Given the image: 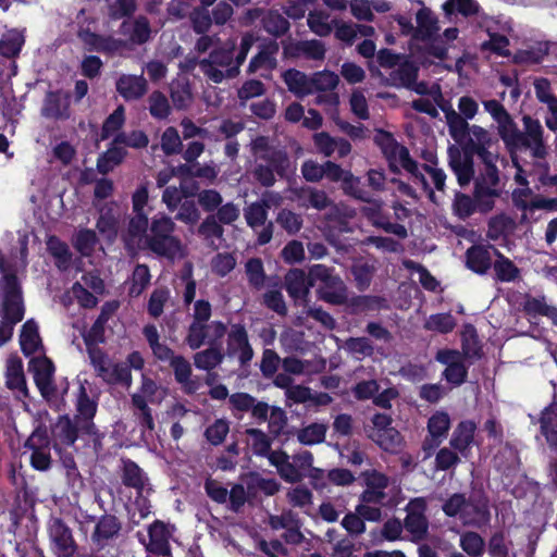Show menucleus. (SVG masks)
Masks as SVG:
<instances>
[{
    "mask_svg": "<svg viewBox=\"0 0 557 557\" xmlns=\"http://www.w3.org/2000/svg\"><path fill=\"white\" fill-rule=\"evenodd\" d=\"M465 152L456 147L448 149L449 165L463 186L473 177V162L468 152L476 154L481 160L480 173L475 177V197L483 210H491L494 198L499 195L498 140L486 128L472 124L465 141L461 143Z\"/></svg>",
    "mask_w": 557,
    "mask_h": 557,
    "instance_id": "f257e3e1",
    "label": "nucleus"
},
{
    "mask_svg": "<svg viewBox=\"0 0 557 557\" xmlns=\"http://www.w3.org/2000/svg\"><path fill=\"white\" fill-rule=\"evenodd\" d=\"M414 20L416 25L406 16H395L401 34L410 36L413 45L419 46L421 44L425 53L440 60L445 59L451 42L458 38L459 29L449 27L443 34H440L441 27L437 16L423 4L417 11Z\"/></svg>",
    "mask_w": 557,
    "mask_h": 557,
    "instance_id": "f03ea898",
    "label": "nucleus"
},
{
    "mask_svg": "<svg viewBox=\"0 0 557 557\" xmlns=\"http://www.w3.org/2000/svg\"><path fill=\"white\" fill-rule=\"evenodd\" d=\"M174 230L175 223L170 216L157 213L143 232L127 231L125 240L131 249H149L169 259H181L185 255L184 247L173 235Z\"/></svg>",
    "mask_w": 557,
    "mask_h": 557,
    "instance_id": "7ed1b4c3",
    "label": "nucleus"
},
{
    "mask_svg": "<svg viewBox=\"0 0 557 557\" xmlns=\"http://www.w3.org/2000/svg\"><path fill=\"white\" fill-rule=\"evenodd\" d=\"M253 41L255 38L250 34L243 37L235 62L233 61L235 41L231 40L224 47L213 50L208 59H203L199 63L202 73L214 83H221L225 78L236 76Z\"/></svg>",
    "mask_w": 557,
    "mask_h": 557,
    "instance_id": "20e7f679",
    "label": "nucleus"
},
{
    "mask_svg": "<svg viewBox=\"0 0 557 557\" xmlns=\"http://www.w3.org/2000/svg\"><path fill=\"white\" fill-rule=\"evenodd\" d=\"M362 476L366 483V488L360 495L362 502H374V504L381 506H396L398 504L399 487L395 481H391L376 470L364 471Z\"/></svg>",
    "mask_w": 557,
    "mask_h": 557,
    "instance_id": "39448f33",
    "label": "nucleus"
},
{
    "mask_svg": "<svg viewBox=\"0 0 557 557\" xmlns=\"http://www.w3.org/2000/svg\"><path fill=\"white\" fill-rule=\"evenodd\" d=\"M168 396V389L156 383L150 377L143 375L141 385L138 392L132 396V401L135 408L138 410L137 417L140 424L149 431L154 429V421L151 414V409L148 407V403L159 405Z\"/></svg>",
    "mask_w": 557,
    "mask_h": 557,
    "instance_id": "423d86ee",
    "label": "nucleus"
},
{
    "mask_svg": "<svg viewBox=\"0 0 557 557\" xmlns=\"http://www.w3.org/2000/svg\"><path fill=\"white\" fill-rule=\"evenodd\" d=\"M376 141L381 146L392 170L399 171L400 169H404L413 176L416 183L421 186H426L425 176L419 172L418 165L411 160L406 147L399 145L387 133H380L376 136Z\"/></svg>",
    "mask_w": 557,
    "mask_h": 557,
    "instance_id": "0eeeda50",
    "label": "nucleus"
},
{
    "mask_svg": "<svg viewBox=\"0 0 557 557\" xmlns=\"http://www.w3.org/2000/svg\"><path fill=\"white\" fill-rule=\"evenodd\" d=\"M311 285L321 283L318 293L321 299L333 305L344 304L348 296L344 282L335 275H332L329 269L322 264H315L310 268Z\"/></svg>",
    "mask_w": 557,
    "mask_h": 557,
    "instance_id": "6e6552de",
    "label": "nucleus"
},
{
    "mask_svg": "<svg viewBox=\"0 0 557 557\" xmlns=\"http://www.w3.org/2000/svg\"><path fill=\"white\" fill-rule=\"evenodd\" d=\"M523 128L521 133V143L517 145L516 149L528 148L532 151L534 157H544L546 150L543 143V127L537 120L531 116H523Z\"/></svg>",
    "mask_w": 557,
    "mask_h": 557,
    "instance_id": "1a4fd4ad",
    "label": "nucleus"
},
{
    "mask_svg": "<svg viewBox=\"0 0 557 557\" xmlns=\"http://www.w3.org/2000/svg\"><path fill=\"white\" fill-rule=\"evenodd\" d=\"M436 360L446 366L444 376L449 383L460 385L465 382L467 368L465 366V356L461 352L448 349L440 350L436 355Z\"/></svg>",
    "mask_w": 557,
    "mask_h": 557,
    "instance_id": "9d476101",
    "label": "nucleus"
},
{
    "mask_svg": "<svg viewBox=\"0 0 557 557\" xmlns=\"http://www.w3.org/2000/svg\"><path fill=\"white\" fill-rule=\"evenodd\" d=\"M25 446L33 453L32 466L37 470H47L50 466L49 440L46 430L37 429L26 441Z\"/></svg>",
    "mask_w": 557,
    "mask_h": 557,
    "instance_id": "9b49d317",
    "label": "nucleus"
},
{
    "mask_svg": "<svg viewBox=\"0 0 557 557\" xmlns=\"http://www.w3.org/2000/svg\"><path fill=\"white\" fill-rule=\"evenodd\" d=\"M29 369L41 395L49 397L53 393L54 367L52 362L45 356L34 357L29 362Z\"/></svg>",
    "mask_w": 557,
    "mask_h": 557,
    "instance_id": "f8f14e48",
    "label": "nucleus"
},
{
    "mask_svg": "<svg viewBox=\"0 0 557 557\" xmlns=\"http://www.w3.org/2000/svg\"><path fill=\"white\" fill-rule=\"evenodd\" d=\"M425 507L426 504L423 498H416L407 505L405 528L414 540L422 539L428 531V521L424 516Z\"/></svg>",
    "mask_w": 557,
    "mask_h": 557,
    "instance_id": "ddd939ff",
    "label": "nucleus"
},
{
    "mask_svg": "<svg viewBox=\"0 0 557 557\" xmlns=\"http://www.w3.org/2000/svg\"><path fill=\"white\" fill-rule=\"evenodd\" d=\"M252 150L257 159L270 161L280 175L286 173L289 162L287 156L281 150H273L269 147V140L265 137L256 138L252 141Z\"/></svg>",
    "mask_w": 557,
    "mask_h": 557,
    "instance_id": "4468645a",
    "label": "nucleus"
},
{
    "mask_svg": "<svg viewBox=\"0 0 557 557\" xmlns=\"http://www.w3.org/2000/svg\"><path fill=\"white\" fill-rule=\"evenodd\" d=\"M148 200V186L147 184H141L132 195V208L135 216L131 219L127 231L143 232L148 225V212L146 211Z\"/></svg>",
    "mask_w": 557,
    "mask_h": 557,
    "instance_id": "2eb2a0df",
    "label": "nucleus"
},
{
    "mask_svg": "<svg viewBox=\"0 0 557 557\" xmlns=\"http://www.w3.org/2000/svg\"><path fill=\"white\" fill-rule=\"evenodd\" d=\"M49 534L59 557H70L74 553V541L71 531L61 520L54 519L51 521Z\"/></svg>",
    "mask_w": 557,
    "mask_h": 557,
    "instance_id": "dca6fc26",
    "label": "nucleus"
},
{
    "mask_svg": "<svg viewBox=\"0 0 557 557\" xmlns=\"http://www.w3.org/2000/svg\"><path fill=\"white\" fill-rule=\"evenodd\" d=\"M476 425L472 421L460 422L450 438V446L465 458H469L471 446L474 444Z\"/></svg>",
    "mask_w": 557,
    "mask_h": 557,
    "instance_id": "f3484780",
    "label": "nucleus"
},
{
    "mask_svg": "<svg viewBox=\"0 0 557 557\" xmlns=\"http://www.w3.org/2000/svg\"><path fill=\"white\" fill-rule=\"evenodd\" d=\"M173 528L162 521H154L148 530L149 543L146 545L151 553L166 555L169 552V540Z\"/></svg>",
    "mask_w": 557,
    "mask_h": 557,
    "instance_id": "a211bd4d",
    "label": "nucleus"
},
{
    "mask_svg": "<svg viewBox=\"0 0 557 557\" xmlns=\"http://www.w3.org/2000/svg\"><path fill=\"white\" fill-rule=\"evenodd\" d=\"M313 141L318 150L325 157H331L336 152L339 158H343L351 151V146L346 139L333 138L324 132L314 134Z\"/></svg>",
    "mask_w": 557,
    "mask_h": 557,
    "instance_id": "6ab92c4d",
    "label": "nucleus"
},
{
    "mask_svg": "<svg viewBox=\"0 0 557 557\" xmlns=\"http://www.w3.org/2000/svg\"><path fill=\"white\" fill-rule=\"evenodd\" d=\"M20 345L25 356L42 352V341L35 320L29 319L23 324L20 334Z\"/></svg>",
    "mask_w": 557,
    "mask_h": 557,
    "instance_id": "aec40b11",
    "label": "nucleus"
},
{
    "mask_svg": "<svg viewBox=\"0 0 557 557\" xmlns=\"http://www.w3.org/2000/svg\"><path fill=\"white\" fill-rule=\"evenodd\" d=\"M416 78L417 67L409 62L398 64V67L391 74V82L393 85L412 88L419 94H424L426 91V86L423 83L417 84Z\"/></svg>",
    "mask_w": 557,
    "mask_h": 557,
    "instance_id": "412c9836",
    "label": "nucleus"
},
{
    "mask_svg": "<svg viewBox=\"0 0 557 557\" xmlns=\"http://www.w3.org/2000/svg\"><path fill=\"white\" fill-rule=\"evenodd\" d=\"M5 379L7 386L10 389L16 392L21 396H27L23 363L20 358L14 356L7 360Z\"/></svg>",
    "mask_w": 557,
    "mask_h": 557,
    "instance_id": "4be33fe9",
    "label": "nucleus"
},
{
    "mask_svg": "<svg viewBox=\"0 0 557 557\" xmlns=\"http://www.w3.org/2000/svg\"><path fill=\"white\" fill-rule=\"evenodd\" d=\"M119 94L126 100L143 97L147 91V83L143 76L122 75L116 82Z\"/></svg>",
    "mask_w": 557,
    "mask_h": 557,
    "instance_id": "5701e85b",
    "label": "nucleus"
},
{
    "mask_svg": "<svg viewBox=\"0 0 557 557\" xmlns=\"http://www.w3.org/2000/svg\"><path fill=\"white\" fill-rule=\"evenodd\" d=\"M268 459L285 481L297 482L301 480L302 473L299 472L295 463L289 461V456L286 453L281 450L271 451Z\"/></svg>",
    "mask_w": 557,
    "mask_h": 557,
    "instance_id": "b1692460",
    "label": "nucleus"
},
{
    "mask_svg": "<svg viewBox=\"0 0 557 557\" xmlns=\"http://www.w3.org/2000/svg\"><path fill=\"white\" fill-rule=\"evenodd\" d=\"M286 289L290 297L295 299L305 298L311 285L310 273L306 276V273L300 269L290 270L285 276Z\"/></svg>",
    "mask_w": 557,
    "mask_h": 557,
    "instance_id": "393cba45",
    "label": "nucleus"
},
{
    "mask_svg": "<svg viewBox=\"0 0 557 557\" xmlns=\"http://www.w3.org/2000/svg\"><path fill=\"white\" fill-rule=\"evenodd\" d=\"M278 197L267 194L263 198L253 202L245 209V219L249 226L257 227L263 225L267 220V209L271 207L272 203H277Z\"/></svg>",
    "mask_w": 557,
    "mask_h": 557,
    "instance_id": "a878e982",
    "label": "nucleus"
},
{
    "mask_svg": "<svg viewBox=\"0 0 557 557\" xmlns=\"http://www.w3.org/2000/svg\"><path fill=\"white\" fill-rule=\"evenodd\" d=\"M278 45L274 40H270L261 46L259 53L250 61L249 72L255 73L258 70H273L276 66V53Z\"/></svg>",
    "mask_w": 557,
    "mask_h": 557,
    "instance_id": "bb28decb",
    "label": "nucleus"
},
{
    "mask_svg": "<svg viewBox=\"0 0 557 557\" xmlns=\"http://www.w3.org/2000/svg\"><path fill=\"white\" fill-rule=\"evenodd\" d=\"M541 433L550 447H557V403L547 406L540 418Z\"/></svg>",
    "mask_w": 557,
    "mask_h": 557,
    "instance_id": "cd10ccee",
    "label": "nucleus"
},
{
    "mask_svg": "<svg viewBox=\"0 0 557 557\" xmlns=\"http://www.w3.org/2000/svg\"><path fill=\"white\" fill-rule=\"evenodd\" d=\"M335 18L322 9H315L309 12L307 24L312 33L320 37L329 36L334 29Z\"/></svg>",
    "mask_w": 557,
    "mask_h": 557,
    "instance_id": "c85d7f7f",
    "label": "nucleus"
},
{
    "mask_svg": "<svg viewBox=\"0 0 557 557\" xmlns=\"http://www.w3.org/2000/svg\"><path fill=\"white\" fill-rule=\"evenodd\" d=\"M450 428L449 414L445 411H436L428 422V431L431 437L432 447L437 446L447 435Z\"/></svg>",
    "mask_w": 557,
    "mask_h": 557,
    "instance_id": "c756f323",
    "label": "nucleus"
},
{
    "mask_svg": "<svg viewBox=\"0 0 557 557\" xmlns=\"http://www.w3.org/2000/svg\"><path fill=\"white\" fill-rule=\"evenodd\" d=\"M288 90L297 97H305L312 94L311 76H307L297 70H288L283 74Z\"/></svg>",
    "mask_w": 557,
    "mask_h": 557,
    "instance_id": "7c9ffc66",
    "label": "nucleus"
},
{
    "mask_svg": "<svg viewBox=\"0 0 557 557\" xmlns=\"http://www.w3.org/2000/svg\"><path fill=\"white\" fill-rule=\"evenodd\" d=\"M79 38L90 50L115 52L123 46L121 40L111 37H100L87 30L81 32Z\"/></svg>",
    "mask_w": 557,
    "mask_h": 557,
    "instance_id": "2f4dec72",
    "label": "nucleus"
},
{
    "mask_svg": "<svg viewBox=\"0 0 557 557\" xmlns=\"http://www.w3.org/2000/svg\"><path fill=\"white\" fill-rule=\"evenodd\" d=\"M444 113L449 135L456 143L461 145V143L465 141V138L468 135L471 125L468 123L467 119L462 117L454 109L445 110Z\"/></svg>",
    "mask_w": 557,
    "mask_h": 557,
    "instance_id": "473e14b6",
    "label": "nucleus"
},
{
    "mask_svg": "<svg viewBox=\"0 0 557 557\" xmlns=\"http://www.w3.org/2000/svg\"><path fill=\"white\" fill-rule=\"evenodd\" d=\"M490 513L484 503L467 502L459 519L466 525H481L488 521Z\"/></svg>",
    "mask_w": 557,
    "mask_h": 557,
    "instance_id": "72a5a7b5",
    "label": "nucleus"
},
{
    "mask_svg": "<svg viewBox=\"0 0 557 557\" xmlns=\"http://www.w3.org/2000/svg\"><path fill=\"white\" fill-rule=\"evenodd\" d=\"M123 482L125 485L136 488L139 494L149 491L147 476L143 470L133 461L124 462Z\"/></svg>",
    "mask_w": 557,
    "mask_h": 557,
    "instance_id": "f704fd0d",
    "label": "nucleus"
},
{
    "mask_svg": "<svg viewBox=\"0 0 557 557\" xmlns=\"http://www.w3.org/2000/svg\"><path fill=\"white\" fill-rule=\"evenodd\" d=\"M295 194L296 200H298L304 207L311 206L317 210H323L330 207V200L326 194L322 190L308 187L295 190Z\"/></svg>",
    "mask_w": 557,
    "mask_h": 557,
    "instance_id": "c9c22d12",
    "label": "nucleus"
},
{
    "mask_svg": "<svg viewBox=\"0 0 557 557\" xmlns=\"http://www.w3.org/2000/svg\"><path fill=\"white\" fill-rule=\"evenodd\" d=\"M327 425L324 423H311L296 432L297 440L302 445H315L325 440Z\"/></svg>",
    "mask_w": 557,
    "mask_h": 557,
    "instance_id": "e433bc0d",
    "label": "nucleus"
},
{
    "mask_svg": "<svg viewBox=\"0 0 557 557\" xmlns=\"http://www.w3.org/2000/svg\"><path fill=\"white\" fill-rule=\"evenodd\" d=\"M120 531V523L113 516L102 517L96 524L91 539L97 544L101 545L103 542L115 536Z\"/></svg>",
    "mask_w": 557,
    "mask_h": 557,
    "instance_id": "4c0bfd02",
    "label": "nucleus"
},
{
    "mask_svg": "<svg viewBox=\"0 0 557 557\" xmlns=\"http://www.w3.org/2000/svg\"><path fill=\"white\" fill-rule=\"evenodd\" d=\"M24 41L22 30L10 29L0 39V53L7 58L15 57L20 53Z\"/></svg>",
    "mask_w": 557,
    "mask_h": 557,
    "instance_id": "58836bf2",
    "label": "nucleus"
},
{
    "mask_svg": "<svg viewBox=\"0 0 557 557\" xmlns=\"http://www.w3.org/2000/svg\"><path fill=\"white\" fill-rule=\"evenodd\" d=\"M497 132L504 143L510 148L516 149L517 145L521 143L520 132L509 113L502 120L496 122Z\"/></svg>",
    "mask_w": 557,
    "mask_h": 557,
    "instance_id": "ea45409f",
    "label": "nucleus"
},
{
    "mask_svg": "<svg viewBox=\"0 0 557 557\" xmlns=\"http://www.w3.org/2000/svg\"><path fill=\"white\" fill-rule=\"evenodd\" d=\"M368 436L385 451L398 453L403 445V438L395 428L380 434H368Z\"/></svg>",
    "mask_w": 557,
    "mask_h": 557,
    "instance_id": "a19ab883",
    "label": "nucleus"
},
{
    "mask_svg": "<svg viewBox=\"0 0 557 557\" xmlns=\"http://www.w3.org/2000/svg\"><path fill=\"white\" fill-rule=\"evenodd\" d=\"M53 436L55 447L59 445L71 446L77 438L76 429L73 426L69 418H60L53 426Z\"/></svg>",
    "mask_w": 557,
    "mask_h": 557,
    "instance_id": "79ce46f5",
    "label": "nucleus"
},
{
    "mask_svg": "<svg viewBox=\"0 0 557 557\" xmlns=\"http://www.w3.org/2000/svg\"><path fill=\"white\" fill-rule=\"evenodd\" d=\"M119 144H114L103 154H101L97 161V168L100 173L106 174L113 170L114 166L120 164L126 156L125 149L117 147Z\"/></svg>",
    "mask_w": 557,
    "mask_h": 557,
    "instance_id": "37998d69",
    "label": "nucleus"
},
{
    "mask_svg": "<svg viewBox=\"0 0 557 557\" xmlns=\"http://www.w3.org/2000/svg\"><path fill=\"white\" fill-rule=\"evenodd\" d=\"M467 265L476 273H485L491 265L488 251L482 247H471L467 251Z\"/></svg>",
    "mask_w": 557,
    "mask_h": 557,
    "instance_id": "c03bdc74",
    "label": "nucleus"
},
{
    "mask_svg": "<svg viewBox=\"0 0 557 557\" xmlns=\"http://www.w3.org/2000/svg\"><path fill=\"white\" fill-rule=\"evenodd\" d=\"M480 5L476 0H446L442 10L446 15L459 13L463 16H470L479 12Z\"/></svg>",
    "mask_w": 557,
    "mask_h": 557,
    "instance_id": "a18cd8bd",
    "label": "nucleus"
},
{
    "mask_svg": "<svg viewBox=\"0 0 557 557\" xmlns=\"http://www.w3.org/2000/svg\"><path fill=\"white\" fill-rule=\"evenodd\" d=\"M171 366L174 370L176 380L184 385L187 392H194L196 384L190 381L191 367L189 362L181 356L172 359Z\"/></svg>",
    "mask_w": 557,
    "mask_h": 557,
    "instance_id": "49530a36",
    "label": "nucleus"
},
{
    "mask_svg": "<svg viewBox=\"0 0 557 557\" xmlns=\"http://www.w3.org/2000/svg\"><path fill=\"white\" fill-rule=\"evenodd\" d=\"M124 32L129 34V38L135 44L146 42L150 37L149 23L145 17H138L133 22L123 24Z\"/></svg>",
    "mask_w": 557,
    "mask_h": 557,
    "instance_id": "de8ad7c7",
    "label": "nucleus"
},
{
    "mask_svg": "<svg viewBox=\"0 0 557 557\" xmlns=\"http://www.w3.org/2000/svg\"><path fill=\"white\" fill-rule=\"evenodd\" d=\"M97 230L108 240H113L116 237L117 220L111 209H101Z\"/></svg>",
    "mask_w": 557,
    "mask_h": 557,
    "instance_id": "09e8293b",
    "label": "nucleus"
},
{
    "mask_svg": "<svg viewBox=\"0 0 557 557\" xmlns=\"http://www.w3.org/2000/svg\"><path fill=\"white\" fill-rule=\"evenodd\" d=\"M223 355L216 347H210L197 352L194 357L195 366L201 370H211L221 363Z\"/></svg>",
    "mask_w": 557,
    "mask_h": 557,
    "instance_id": "8fccbe9b",
    "label": "nucleus"
},
{
    "mask_svg": "<svg viewBox=\"0 0 557 557\" xmlns=\"http://www.w3.org/2000/svg\"><path fill=\"white\" fill-rule=\"evenodd\" d=\"M270 524L273 529H286L287 537L293 542H297L300 537V533L295 530L296 520L292 512H284L280 516L270 517Z\"/></svg>",
    "mask_w": 557,
    "mask_h": 557,
    "instance_id": "3c124183",
    "label": "nucleus"
},
{
    "mask_svg": "<svg viewBox=\"0 0 557 557\" xmlns=\"http://www.w3.org/2000/svg\"><path fill=\"white\" fill-rule=\"evenodd\" d=\"M494 271L497 278L502 282H511L516 280L520 273L513 262L502 255H499L494 262Z\"/></svg>",
    "mask_w": 557,
    "mask_h": 557,
    "instance_id": "603ef678",
    "label": "nucleus"
},
{
    "mask_svg": "<svg viewBox=\"0 0 557 557\" xmlns=\"http://www.w3.org/2000/svg\"><path fill=\"white\" fill-rule=\"evenodd\" d=\"M424 326L430 331L448 333L455 329L456 321L450 313H437L430 315Z\"/></svg>",
    "mask_w": 557,
    "mask_h": 557,
    "instance_id": "864d4df0",
    "label": "nucleus"
},
{
    "mask_svg": "<svg viewBox=\"0 0 557 557\" xmlns=\"http://www.w3.org/2000/svg\"><path fill=\"white\" fill-rule=\"evenodd\" d=\"M312 94L334 89L338 82V75L331 71H321L311 76Z\"/></svg>",
    "mask_w": 557,
    "mask_h": 557,
    "instance_id": "5fc2aeb1",
    "label": "nucleus"
},
{
    "mask_svg": "<svg viewBox=\"0 0 557 557\" xmlns=\"http://www.w3.org/2000/svg\"><path fill=\"white\" fill-rule=\"evenodd\" d=\"M125 122L123 106L117 107L103 123L101 138L107 139L116 134Z\"/></svg>",
    "mask_w": 557,
    "mask_h": 557,
    "instance_id": "6e6d98bb",
    "label": "nucleus"
},
{
    "mask_svg": "<svg viewBox=\"0 0 557 557\" xmlns=\"http://www.w3.org/2000/svg\"><path fill=\"white\" fill-rule=\"evenodd\" d=\"M44 114L48 117L64 119L69 116L67 101L58 96L50 95L42 109Z\"/></svg>",
    "mask_w": 557,
    "mask_h": 557,
    "instance_id": "4d7b16f0",
    "label": "nucleus"
},
{
    "mask_svg": "<svg viewBox=\"0 0 557 557\" xmlns=\"http://www.w3.org/2000/svg\"><path fill=\"white\" fill-rule=\"evenodd\" d=\"M171 98L177 109H185L190 106L193 95L187 83H173L171 86Z\"/></svg>",
    "mask_w": 557,
    "mask_h": 557,
    "instance_id": "13d9d810",
    "label": "nucleus"
},
{
    "mask_svg": "<svg viewBox=\"0 0 557 557\" xmlns=\"http://www.w3.org/2000/svg\"><path fill=\"white\" fill-rule=\"evenodd\" d=\"M149 283L150 272L148 267L144 264H138L133 272L129 294L132 296H139L143 293V290L149 285Z\"/></svg>",
    "mask_w": 557,
    "mask_h": 557,
    "instance_id": "bf43d9fd",
    "label": "nucleus"
},
{
    "mask_svg": "<svg viewBox=\"0 0 557 557\" xmlns=\"http://www.w3.org/2000/svg\"><path fill=\"white\" fill-rule=\"evenodd\" d=\"M460 546L468 555L475 557L482 555L484 541L479 534L467 532L460 537Z\"/></svg>",
    "mask_w": 557,
    "mask_h": 557,
    "instance_id": "052dcab7",
    "label": "nucleus"
},
{
    "mask_svg": "<svg viewBox=\"0 0 557 557\" xmlns=\"http://www.w3.org/2000/svg\"><path fill=\"white\" fill-rule=\"evenodd\" d=\"M246 434L247 443L256 454L263 455L269 451L271 443L263 432L256 429H249L246 431Z\"/></svg>",
    "mask_w": 557,
    "mask_h": 557,
    "instance_id": "680f3d73",
    "label": "nucleus"
},
{
    "mask_svg": "<svg viewBox=\"0 0 557 557\" xmlns=\"http://www.w3.org/2000/svg\"><path fill=\"white\" fill-rule=\"evenodd\" d=\"M114 144H124L127 147L139 149L149 144L147 135L141 131H133L129 134L120 133L114 138Z\"/></svg>",
    "mask_w": 557,
    "mask_h": 557,
    "instance_id": "e2e57ef3",
    "label": "nucleus"
},
{
    "mask_svg": "<svg viewBox=\"0 0 557 557\" xmlns=\"http://www.w3.org/2000/svg\"><path fill=\"white\" fill-rule=\"evenodd\" d=\"M355 214L356 211L352 208L341 203L331 206L330 211L327 213V218L332 222L338 224L337 227L339 231H345L346 221L352 219Z\"/></svg>",
    "mask_w": 557,
    "mask_h": 557,
    "instance_id": "0e129e2a",
    "label": "nucleus"
},
{
    "mask_svg": "<svg viewBox=\"0 0 557 557\" xmlns=\"http://www.w3.org/2000/svg\"><path fill=\"white\" fill-rule=\"evenodd\" d=\"M97 237L91 230H79L76 234L74 245L76 249L85 256H88L96 246Z\"/></svg>",
    "mask_w": 557,
    "mask_h": 557,
    "instance_id": "69168bd1",
    "label": "nucleus"
},
{
    "mask_svg": "<svg viewBox=\"0 0 557 557\" xmlns=\"http://www.w3.org/2000/svg\"><path fill=\"white\" fill-rule=\"evenodd\" d=\"M263 26L268 33L280 36L288 29L289 24L282 15L269 12L263 17Z\"/></svg>",
    "mask_w": 557,
    "mask_h": 557,
    "instance_id": "338daca9",
    "label": "nucleus"
},
{
    "mask_svg": "<svg viewBox=\"0 0 557 557\" xmlns=\"http://www.w3.org/2000/svg\"><path fill=\"white\" fill-rule=\"evenodd\" d=\"M344 348L358 359L370 356L373 351L369 341L364 337L347 339L344 344Z\"/></svg>",
    "mask_w": 557,
    "mask_h": 557,
    "instance_id": "774afa93",
    "label": "nucleus"
}]
</instances>
